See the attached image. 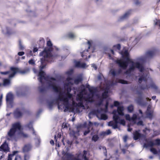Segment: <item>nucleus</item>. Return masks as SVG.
<instances>
[{
  "mask_svg": "<svg viewBox=\"0 0 160 160\" xmlns=\"http://www.w3.org/2000/svg\"><path fill=\"white\" fill-rule=\"evenodd\" d=\"M121 72L120 69H112L110 71V73L113 76L118 75Z\"/></svg>",
  "mask_w": 160,
  "mask_h": 160,
  "instance_id": "dca6fc26",
  "label": "nucleus"
},
{
  "mask_svg": "<svg viewBox=\"0 0 160 160\" xmlns=\"http://www.w3.org/2000/svg\"><path fill=\"white\" fill-rule=\"evenodd\" d=\"M111 133V131L110 130L108 129L105 132H102L101 134L102 135H106L109 134Z\"/></svg>",
  "mask_w": 160,
  "mask_h": 160,
  "instance_id": "c85d7f7f",
  "label": "nucleus"
},
{
  "mask_svg": "<svg viewBox=\"0 0 160 160\" xmlns=\"http://www.w3.org/2000/svg\"><path fill=\"white\" fill-rule=\"evenodd\" d=\"M36 142H37L38 143L37 144V146L39 145V143L40 142V140L39 138H37L35 139Z\"/></svg>",
  "mask_w": 160,
  "mask_h": 160,
  "instance_id": "c03bdc74",
  "label": "nucleus"
},
{
  "mask_svg": "<svg viewBox=\"0 0 160 160\" xmlns=\"http://www.w3.org/2000/svg\"><path fill=\"white\" fill-rule=\"evenodd\" d=\"M108 102H107L105 106L106 109L104 110L105 111H106V110L107 109L108 106Z\"/></svg>",
  "mask_w": 160,
  "mask_h": 160,
  "instance_id": "09e8293b",
  "label": "nucleus"
},
{
  "mask_svg": "<svg viewBox=\"0 0 160 160\" xmlns=\"http://www.w3.org/2000/svg\"><path fill=\"white\" fill-rule=\"evenodd\" d=\"M152 98V99L154 100L156 98V96H153Z\"/></svg>",
  "mask_w": 160,
  "mask_h": 160,
  "instance_id": "052dcab7",
  "label": "nucleus"
},
{
  "mask_svg": "<svg viewBox=\"0 0 160 160\" xmlns=\"http://www.w3.org/2000/svg\"><path fill=\"white\" fill-rule=\"evenodd\" d=\"M90 132V130H88L87 131H85L84 133V135H87L88 133H89V132Z\"/></svg>",
  "mask_w": 160,
  "mask_h": 160,
  "instance_id": "de8ad7c7",
  "label": "nucleus"
},
{
  "mask_svg": "<svg viewBox=\"0 0 160 160\" xmlns=\"http://www.w3.org/2000/svg\"><path fill=\"white\" fill-rule=\"evenodd\" d=\"M124 108L122 106H119L118 107L117 110H114L112 112L113 114V119L114 120L108 122L109 126H111L113 129L118 128V123H120L123 125L125 124V122L124 119L120 118L119 115L120 116H123Z\"/></svg>",
  "mask_w": 160,
  "mask_h": 160,
  "instance_id": "20e7f679",
  "label": "nucleus"
},
{
  "mask_svg": "<svg viewBox=\"0 0 160 160\" xmlns=\"http://www.w3.org/2000/svg\"><path fill=\"white\" fill-rule=\"evenodd\" d=\"M22 59H24L25 58V57L24 56H23L22 57Z\"/></svg>",
  "mask_w": 160,
  "mask_h": 160,
  "instance_id": "774afa93",
  "label": "nucleus"
},
{
  "mask_svg": "<svg viewBox=\"0 0 160 160\" xmlns=\"http://www.w3.org/2000/svg\"><path fill=\"white\" fill-rule=\"evenodd\" d=\"M9 151L8 145L6 142L0 147V160L4 158V153H6Z\"/></svg>",
  "mask_w": 160,
  "mask_h": 160,
  "instance_id": "1a4fd4ad",
  "label": "nucleus"
},
{
  "mask_svg": "<svg viewBox=\"0 0 160 160\" xmlns=\"http://www.w3.org/2000/svg\"><path fill=\"white\" fill-rule=\"evenodd\" d=\"M72 72H73V70H72L71 69V70H70L69 71H67V73L68 75H70L72 73Z\"/></svg>",
  "mask_w": 160,
  "mask_h": 160,
  "instance_id": "79ce46f5",
  "label": "nucleus"
},
{
  "mask_svg": "<svg viewBox=\"0 0 160 160\" xmlns=\"http://www.w3.org/2000/svg\"><path fill=\"white\" fill-rule=\"evenodd\" d=\"M130 13L129 12H128L126 13L124 15L121 17L122 19H124L127 18L130 15Z\"/></svg>",
  "mask_w": 160,
  "mask_h": 160,
  "instance_id": "cd10ccee",
  "label": "nucleus"
},
{
  "mask_svg": "<svg viewBox=\"0 0 160 160\" xmlns=\"http://www.w3.org/2000/svg\"><path fill=\"white\" fill-rule=\"evenodd\" d=\"M98 138L99 137L98 135H95L92 137V140L94 142H96L98 139Z\"/></svg>",
  "mask_w": 160,
  "mask_h": 160,
  "instance_id": "7c9ffc66",
  "label": "nucleus"
},
{
  "mask_svg": "<svg viewBox=\"0 0 160 160\" xmlns=\"http://www.w3.org/2000/svg\"><path fill=\"white\" fill-rule=\"evenodd\" d=\"M129 145H128L127 144H126L125 145V148H127L128 147H129Z\"/></svg>",
  "mask_w": 160,
  "mask_h": 160,
  "instance_id": "69168bd1",
  "label": "nucleus"
},
{
  "mask_svg": "<svg viewBox=\"0 0 160 160\" xmlns=\"http://www.w3.org/2000/svg\"><path fill=\"white\" fill-rule=\"evenodd\" d=\"M30 71V69L28 68H26L23 70H21L18 68H11V71L5 72H1V73L2 74H8L9 78L13 77L16 72H18L21 74H26Z\"/></svg>",
  "mask_w": 160,
  "mask_h": 160,
  "instance_id": "423d86ee",
  "label": "nucleus"
},
{
  "mask_svg": "<svg viewBox=\"0 0 160 160\" xmlns=\"http://www.w3.org/2000/svg\"><path fill=\"white\" fill-rule=\"evenodd\" d=\"M137 103L142 106H145L147 104L146 102H144L143 100L141 97H139L136 99Z\"/></svg>",
  "mask_w": 160,
  "mask_h": 160,
  "instance_id": "aec40b11",
  "label": "nucleus"
},
{
  "mask_svg": "<svg viewBox=\"0 0 160 160\" xmlns=\"http://www.w3.org/2000/svg\"><path fill=\"white\" fill-rule=\"evenodd\" d=\"M104 52L105 53L107 54L109 58L111 59L112 58V57L111 55V54H114V52L113 50L108 48L107 49H105Z\"/></svg>",
  "mask_w": 160,
  "mask_h": 160,
  "instance_id": "a211bd4d",
  "label": "nucleus"
},
{
  "mask_svg": "<svg viewBox=\"0 0 160 160\" xmlns=\"http://www.w3.org/2000/svg\"><path fill=\"white\" fill-rule=\"evenodd\" d=\"M68 37L72 39H73L76 37V34L73 32H70L68 34Z\"/></svg>",
  "mask_w": 160,
  "mask_h": 160,
  "instance_id": "393cba45",
  "label": "nucleus"
},
{
  "mask_svg": "<svg viewBox=\"0 0 160 160\" xmlns=\"http://www.w3.org/2000/svg\"><path fill=\"white\" fill-rule=\"evenodd\" d=\"M87 152L84 151L83 154L78 155L77 158H74V156L71 153L68 152L65 153L64 151L62 152V154L63 155V160H88L86 157Z\"/></svg>",
  "mask_w": 160,
  "mask_h": 160,
  "instance_id": "39448f33",
  "label": "nucleus"
},
{
  "mask_svg": "<svg viewBox=\"0 0 160 160\" xmlns=\"http://www.w3.org/2000/svg\"><path fill=\"white\" fill-rule=\"evenodd\" d=\"M28 63L30 64L34 65L35 64V62L33 59H31L29 61Z\"/></svg>",
  "mask_w": 160,
  "mask_h": 160,
  "instance_id": "58836bf2",
  "label": "nucleus"
},
{
  "mask_svg": "<svg viewBox=\"0 0 160 160\" xmlns=\"http://www.w3.org/2000/svg\"><path fill=\"white\" fill-rule=\"evenodd\" d=\"M151 105H149L146 112L147 117L149 118H151L153 116V111L151 109Z\"/></svg>",
  "mask_w": 160,
  "mask_h": 160,
  "instance_id": "ddd939ff",
  "label": "nucleus"
},
{
  "mask_svg": "<svg viewBox=\"0 0 160 160\" xmlns=\"http://www.w3.org/2000/svg\"><path fill=\"white\" fill-rule=\"evenodd\" d=\"M132 130V129L131 128H129V127L128 128V132H130Z\"/></svg>",
  "mask_w": 160,
  "mask_h": 160,
  "instance_id": "13d9d810",
  "label": "nucleus"
},
{
  "mask_svg": "<svg viewBox=\"0 0 160 160\" xmlns=\"http://www.w3.org/2000/svg\"><path fill=\"white\" fill-rule=\"evenodd\" d=\"M139 112L140 115L139 116H138V117H140V118H141L140 120H141L142 118H143V113L142 111L141 110H139ZM138 120H140V119H138L137 120L136 123H137V124L138 125H142L143 123L141 121H140L138 122H137Z\"/></svg>",
  "mask_w": 160,
  "mask_h": 160,
  "instance_id": "4be33fe9",
  "label": "nucleus"
},
{
  "mask_svg": "<svg viewBox=\"0 0 160 160\" xmlns=\"http://www.w3.org/2000/svg\"><path fill=\"white\" fill-rule=\"evenodd\" d=\"M102 76L101 75H98V79L99 80H100L102 77Z\"/></svg>",
  "mask_w": 160,
  "mask_h": 160,
  "instance_id": "864d4df0",
  "label": "nucleus"
},
{
  "mask_svg": "<svg viewBox=\"0 0 160 160\" xmlns=\"http://www.w3.org/2000/svg\"><path fill=\"white\" fill-rule=\"evenodd\" d=\"M26 127L28 128L29 129L31 130L32 131V133L33 134H35V131L33 129V128L32 127V123L31 122H30L27 125H26Z\"/></svg>",
  "mask_w": 160,
  "mask_h": 160,
  "instance_id": "a878e982",
  "label": "nucleus"
},
{
  "mask_svg": "<svg viewBox=\"0 0 160 160\" xmlns=\"http://www.w3.org/2000/svg\"><path fill=\"white\" fill-rule=\"evenodd\" d=\"M99 149L103 152L105 155H106V153L107 152V151L105 147L103 146H100L99 147Z\"/></svg>",
  "mask_w": 160,
  "mask_h": 160,
  "instance_id": "bb28decb",
  "label": "nucleus"
},
{
  "mask_svg": "<svg viewBox=\"0 0 160 160\" xmlns=\"http://www.w3.org/2000/svg\"><path fill=\"white\" fill-rule=\"evenodd\" d=\"M62 127H63V128H65L67 127V125L65 124V125H64V123L63 124Z\"/></svg>",
  "mask_w": 160,
  "mask_h": 160,
  "instance_id": "e2e57ef3",
  "label": "nucleus"
},
{
  "mask_svg": "<svg viewBox=\"0 0 160 160\" xmlns=\"http://www.w3.org/2000/svg\"><path fill=\"white\" fill-rule=\"evenodd\" d=\"M103 110V109L100 108L96 111H92L88 114V117L91 118V115L96 114L98 119L106 120L108 118V117L105 114L101 113Z\"/></svg>",
  "mask_w": 160,
  "mask_h": 160,
  "instance_id": "0eeeda50",
  "label": "nucleus"
},
{
  "mask_svg": "<svg viewBox=\"0 0 160 160\" xmlns=\"http://www.w3.org/2000/svg\"><path fill=\"white\" fill-rule=\"evenodd\" d=\"M119 104V103L117 101H115L114 102V105L115 106H118Z\"/></svg>",
  "mask_w": 160,
  "mask_h": 160,
  "instance_id": "49530a36",
  "label": "nucleus"
},
{
  "mask_svg": "<svg viewBox=\"0 0 160 160\" xmlns=\"http://www.w3.org/2000/svg\"><path fill=\"white\" fill-rule=\"evenodd\" d=\"M105 160H118V158L116 155H114L111 157L109 160L105 159Z\"/></svg>",
  "mask_w": 160,
  "mask_h": 160,
  "instance_id": "c756f323",
  "label": "nucleus"
},
{
  "mask_svg": "<svg viewBox=\"0 0 160 160\" xmlns=\"http://www.w3.org/2000/svg\"><path fill=\"white\" fill-rule=\"evenodd\" d=\"M24 110L22 108H17L14 112V115L16 118H19L21 116Z\"/></svg>",
  "mask_w": 160,
  "mask_h": 160,
  "instance_id": "f8f14e48",
  "label": "nucleus"
},
{
  "mask_svg": "<svg viewBox=\"0 0 160 160\" xmlns=\"http://www.w3.org/2000/svg\"><path fill=\"white\" fill-rule=\"evenodd\" d=\"M92 43V41H88L87 42V44L88 45V49H89L91 46V45Z\"/></svg>",
  "mask_w": 160,
  "mask_h": 160,
  "instance_id": "e433bc0d",
  "label": "nucleus"
},
{
  "mask_svg": "<svg viewBox=\"0 0 160 160\" xmlns=\"http://www.w3.org/2000/svg\"><path fill=\"white\" fill-rule=\"evenodd\" d=\"M13 98V95L11 92H9L7 94L6 99L7 105L9 107H12L14 106Z\"/></svg>",
  "mask_w": 160,
  "mask_h": 160,
  "instance_id": "9d476101",
  "label": "nucleus"
},
{
  "mask_svg": "<svg viewBox=\"0 0 160 160\" xmlns=\"http://www.w3.org/2000/svg\"><path fill=\"white\" fill-rule=\"evenodd\" d=\"M122 152H123V153H125V148H122Z\"/></svg>",
  "mask_w": 160,
  "mask_h": 160,
  "instance_id": "4d7b16f0",
  "label": "nucleus"
},
{
  "mask_svg": "<svg viewBox=\"0 0 160 160\" xmlns=\"http://www.w3.org/2000/svg\"><path fill=\"white\" fill-rule=\"evenodd\" d=\"M141 136L140 134L137 131L133 133V138L135 140L139 139Z\"/></svg>",
  "mask_w": 160,
  "mask_h": 160,
  "instance_id": "5701e85b",
  "label": "nucleus"
},
{
  "mask_svg": "<svg viewBox=\"0 0 160 160\" xmlns=\"http://www.w3.org/2000/svg\"><path fill=\"white\" fill-rule=\"evenodd\" d=\"M19 48L21 50H23L24 48V47L22 45L21 42L20 41L19 42Z\"/></svg>",
  "mask_w": 160,
  "mask_h": 160,
  "instance_id": "4c0bfd02",
  "label": "nucleus"
},
{
  "mask_svg": "<svg viewBox=\"0 0 160 160\" xmlns=\"http://www.w3.org/2000/svg\"><path fill=\"white\" fill-rule=\"evenodd\" d=\"M18 131L19 135L20 137L22 138H27L28 135L24 133L22 130L21 126L19 122H16L12 124V127L8 132L6 138L9 141H16L15 137V133Z\"/></svg>",
  "mask_w": 160,
  "mask_h": 160,
  "instance_id": "7ed1b4c3",
  "label": "nucleus"
},
{
  "mask_svg": "<svg viewBox=\"0 0 160 160\" xmlns=\"http://www.w3.org/2000/svg\"><path fill=\"white\" fill-rule=\"evenodd\" d=\"M154 25H158L160 27V20H159L155 19L154 20Z\"/></svg>",
  "mask_w": 160,
  "mask_h": 160,
  "instance_id": "2f4dec72",
  "label": "nucleus"
},
{
  "mask_svg": "<svg viewBox=\"0 0 160 160\" xmlns=\"http://www.w3.org/2000/svg\"><path fill=\"white\" fill-rule=\"evenodd\" d=\"M2 94L1 95L0 97V106H1V105L2 104Z\"/></svg>",
  "mask_w": 160,
  "mask_h": 160,
  "instance_id": "8fccbe9b",
  "label": "nucleus"
},
{
  "mask_svg": "<svg viewBox=\"0 0 160 160\" xmlns=\"http://www.w3.org/2000/svg\"><path fill=\"white\" fill-rule=\"evenodd\" d=\"M14 160H22L21 157L19 155H16Z\"/></svg>",
  "mask_w": 160,
  "mask_h": 160,
  "instance_id": "f704fd0d",
  "label": "nucleus"
},
{
  "mask_svg": "<svg viewBox=\"0 0 160 160\" xmlns=\"http://www.w3.org/2000/svg\"><path fill=\"white\" fill-rule=\"evenodd\" d=\"M24 54V52H19L18 53V55L22 56Z\"/></svg>",
  "mask_w": 160,
  "mask_h": 160,
  "instance_id": "37998d69",
  "label": "nucleus"
},
{
  "mask_svg": "<svg viewBox=\"0 0 160 160\" xmlns=\"http://www.w3.org/2000/svg\"><path fill=\"white\" fill-rule=\"evenodd\" d=\"M145 100L150 101L151 100V99H149L148 98H146Z\"/></svg>",
  "mask_w": 160,
  "mask_h": 160,
  "instance_id": "bf43d9fd",
  "label": "nucleus"
},
{
  "mask_svg": "<svg viewBox=\"0 0 160 160\" xmlns=\"http://www.w3.org/2000/svg\"><path fill=\"white\" fill-rule=\"evenodd\" d=\"M127 109L129 112H131L133 109V106L132 105H130L128 107Z\"/></svg>",
  "mask_w": 160,
  "mask_h": 160,
  "instance_id": "473e14b6",
  "label": "nucleus"
},
{
  "mask_svg": "<svg viewBox=\"0 0 160 160\" xmlns=\"http://www.w3.org/2000/svg\"><path fill=\"white\" fill-rule=\"evenodd\" d=\"M92 124H93L91 122H89L88 123V126H89L90 127L92 126Z\"/></svg>",
  "mask_w": 160,
  "mask_h": 160,
  "instance_id": "5fc2aeb1",
  "label": "nucleus"
},
{
  "mask_svg": "<svg viewBox=\"0 0 160 160\" xmlns=\"http://www.w3.org/2000/svg\"><path fill=\"white\" fill-rule=\"evenodd\" d=\"M2 31L4 34H10L12 33L11 29L7 27L3 28H2Z\"/></svg>",
  "mask_w": 160,
  "mask_h": 160,
  "instance_id": "f3484780",
  "label": "nucleus"
},
{
  "mask_svg": "<svg viewBox=\"0 0 160 160\" xmlns=\"http://www.w3.org/2000/svg\"><path fill=\"white\" fill-rule=\"evenodd\" d=\"M32 145L30 143L25 144L22 148V151L24 152H27L32 150Z\"/></svg>",
  "mask_w": 160,
  "mask_h": 160,
  "instance_id": "2eb2a0df",
  "label": "nucleus"
},
{
  "mask_svg": "<svg viewBox=\"0 0 160 160\" xmlns=\"http://www.w3.org/2000/svg\"><path fill=\"white\" fill-rule=\"evenodd\" d=\"M30 156L28 154H26L24 156V160H28Z\"/></svg>",
  "mask_w": 160,
  "mask_h": 160,
  "instance_id": "c9c22d12",
  "label": "nucleus"
},
{
  "mask_svg": "<svg viewBox=\"0 0 160 160\" xmlns=\"http://www.w3.org/2000/svg\"><path fill=\"white\" fill-rule=\"evenodd\" d=\"M156 52L155 50H149L146 52L145 56L140 57L137 59L136 61H134L130 58L128 51L126 48H124L120 52L122 58L118 59L115 62L120 67L124 69H126L128 65L129 68L126 72L125 73L129 77L132 76L133 78V72L135 68H138L140 72L138 76V82L139 83L143 82L145 84V85L141 86V88L142 89L151 88L157 91L158 87L146 73L147 70L144 68L143 64L142 63L147 60V58H152L155 55Z\"/></svg>",
  "mask_w": 160,
  "mask_h": 160,
  "instance_id": "f03ea898",
  "label": "nucleus"
},
{
  "mask_svg": "<svg viewBox=\"0 0 160 160\" xmlns=\"http://www.w3.org/2000/svg\"><path fill=\"white\" fill-rule=\"evenodd\" d=\"M76 67L81 68H85L87 67L86 64L84 63H81L79 62H76L75 63Z\"/></svg>",
  "mask_w": 160,
  "mask_h": 160,
  "instance_id": "412c9836",
  "label": "nucleus"
},
{
  "mask_svg": "<svg viewBox=\"0 0 160 160\" xmlns=\"http://www.w3.org/2000/svg\"><path fill=\"white\" fill-rule=\"evenodd\" d=\"M149 130V129L147 128H146V130H143V131L144 132H145L146 131V130Z\"/></svg>",
  "mask_w": 160,
  "mask_h": 160,
  "instance_id": "338daca9",
  "label": "nucleus"
},
{
  "mask_svg": "<svg viewBox=\"0 0 160 160\" xmlns=\"http://www.w3.org/2000/svg\"><path fill=\"white\" fill-rule=\"evenodd\" d=\"M118 82L120 83H121L122 84H128V82L125 80H122V79H119L118 80Z\"/></svg>",
  "mask_w": 160,
  "mask_h": 160,
  "instance_id": "72a5a7b5",
  "label": "nucleus"
},
{
  "mask_svg": "<svg viewBox=\"0 0 160 160\" xmlns=\"http://www.w3.org/2000/svg\"><path fill=\"white\" fill-rule=\"evenodd\" d=\"M92 67H93L96 70L97 69V67H96V66L95 64H92Z\"/></svg>",
  "mask_w": 160,
  "mask_h": 160,
  "instance_id": "3c124183",
  "label": "nucleus"
},
{
  "mask_svg": "<svg viewBox=\"0 0 160 160\" xmlns=\"http://www.w3.org/2000/svg\"><path fill=\"white\" fill-rule=\"evenodd\" d=\"M9 79H5L3 80V85L4 86H7L9 85L11 83L10 80V79L11 78H9Z\"/></svg>",
  "mask_w": 160,
  "mask_h": 160,
  "instance_id": "b1692460",
  "label": "nucleus"
},
{
  "mask_svg": "<svg viewBox=\"0 0 160 160\" xmlns=\"http://www.w3.org/2000/svg\"><path fill=\"white\" fill-rule=\"evenodd\" d=\"M134 42H135V43H134L135 44H136V43H137L138 41L137 40V38H135V40Z\"/></svg>",
  "mask_w": 160,
  "mask_h": 160,
  "instance_id": "680f3d73",
  "label": "nucleus"
},
{
  "mask_svg": "<svg viewBox=\"0 0 160 160\" xmlns=\"http://www.w3.org/2000/svg\"><path fill=\"white\" fill-rule=\"evenodd\" d=\"M153 158V156H150L149 157V158L150 159H152Z\"/></svg>",
  "mask_w": 160,
  "mask_h": 160,
  "instance_id": "0e129e2a",
  "label": "nucleus"
},
{
  "mask_svg": "<svg viewBox=\"0 0 160 160\" xmlns=\"http://www.w3.org/2000/svg\"><path fill=\"white\" fill-rule=\"evenodd\" d=\"M160 145V139H158L153 141L146 140V142L144 143L143 146L146 148H153L152 147L154 145Z\"/></svg>",
  "mask_w": 160,
  "mask_h": 160,
  "instance_id": "6e6552de",
  "label": "nucleus"
},
{
  "mask_svg": "<svg viewBox=\"0 0 160 160\" xmlns=\"http://www.w3.org/2000/svg\"><path fill=\"white\" fill-rule=\"evenodd\" d=\"M160 134V131H154V134L155 135H158Z\"/></svg>",
  "mask_w": 160,
  "mask_h": 160,
  "instance_id": "ea45409f",
  "label": "nucleus"
},
{
  "mask_svg": "<svg viewBox=\"0 0 160 160\" xmlns=\"http://www.w3.org/2000/svg\"><path fill=\"white\" fill-rule=\"evenodd\" d=\"M135 4L136 5H138L140 4V2L138 0H134Z\"/></svg>",
  "mask_w": 160,
  "mask_h": 160,
  "instance_id": "a19ab883",
  "label": "nucleus"
},
{
  "mask_svg": "<svg viewBox=\"0 0 160 160\" xmlns=\"http://www.w3.org/2000/svg\"><path fill=\"white\" fill-rule=\"evenodd\" d=\"M47 45L48 47L39 54L40 56L42 57L41 58V65L40 66V72L38 78L41 86L39 85L38 88L40 92H42L44 90L45 87H46L52 89L58 94L56 98L50 99L48 101V106H53L55 104L57 105L58 106H87V103L94 101L95 98L97 99V105L100 106L101 105L103 99L106 98L108 96V93L109 89L108 86H107L104 89V92L102 96L96 95L94 89L93 88H89V93L88 94L83 85H81L78 89L75 90L74 88L75 94L77 92L79 93L77 94V99L80 102L77 104L73 100L72 94L70 93V92L72 85L74 83L78 84L81 80V78H78L74 80L68 77L64 83V90H63L59 86L58 80L53 78L45 77V73L42 71L45 67L46 64L44 62H52L58 56L56 55H52L51 54V52L54 50L58 51L59 49L56 46H52L50 41L47 42Z\"/></svg>",
  "mask_w": 160,
  "mask_h": 160,
  "instance_id": "f257e3e1",
  "label": "nucleus"
},
{
  "mask_svg": "<svg viewBox=\"0 0 160 160\" xmlns=\"http://www.w3.org/2000/svg\"><path fill=\"white\" fill-rule=\"evenodd\" d=\"M117 48L118 49H120V44H118L116 46Z\"/></svg>",
  "mask_w": 160,
  "mask_h": 160,
  "instance_id": "603ef678",
  "label": "nucleus"
},
{
  "mask_svg": "<svg viewBox=\"0 0 160 160\" xmlns=\"http://www.w3.org/2000/svg\"><path fill=\"white\" fill-rule=\"evenodd\" d=\"M125 117L126 119L129 121H132L134 123H136V121L138 119H141L140 117L138 118V115L135 114H134L132 118H131L128 114L126 115Z\"/></svg>",
  "mask_w": 160,
  "mask_h": 160,
  "instance_id": "9b49d317",
  "label": "nucleus"
},
{
  "mask_svg": "<svg viewBox=\"0 0 160 160\" xmlns=\"http://www.w3.org/2000/svg\"><path fill=\"white\" fill-rule=\"evenodd\" d=\"M38 51V49L37 48H34L33 51L31 50H28L27 53V56L29 57L31 56H36L37 54V52Z\"/></svg>",
  "mask_w": 160,
  "mask_h": 160,
  "instance_id": "4468645a",
  "label": "nucleus"
},
{
  "mask_svg": "<svg viewBox=\"0 0 160 160\" xmlns=\"http://www.w3.org/2000/svg\"><path fill=\"white\" fill-rule=\"evenodd\" d=\"M128 137L127 136H124L123 137V140L124 142H126L127 140Z\"/></svg>",
  "mask_w": 160,
  "mask_h": 160,
  "instance_id": "a18cd8bd",
  "label": "nucleus"
},
{
  "mask_svg": "<svg viewBox=\"0 0 160 160\" xmlns=\"http://www.w3.org/2000/svg\"><path fill=\"white\" fill-rule=\"evenodd\" d=\"M18 151H14L11 154H8V160H12V159L15 158L16 154L18 153Z\"/></svg>",
  "mask_w": 160,
  "mask_h": 160,
  "instance_id": "6ab92c4d",
  "label": "nucleus"
},
{
  "mask_svg": "<svg viewBox=\"0 0 160 160\" xmlns=\"http://www.w3.org/2000/svg\"><path fill=\"white\" fill-rule=\"evenodd\" d=\"M50 143L51 144H54V141L53 140H51V141H50Z\"/></svg>",
  "mask_w": 160,
  "mask_h": 160,
  "instance_id": "6e6d98bb",
  "label": "nucleus"
}]
</instances>
